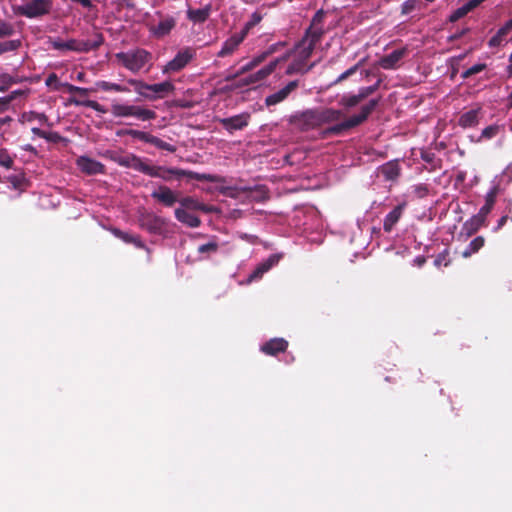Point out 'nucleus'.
<instances>
[{
	"mask_svg": "<svg viewBox=\"0 0 512 512\" xmlns=\"http://www.w3.org/2000/svg\"><path fill=\"white\" fill-rule=\"evenodd\" d=\"M148 176L161 178L164 181H170L173 177L181 178L187 177L189 179L197 180V181H206L210 183H220L223 182V178L214 174H206V173H198L194 171L184 170L180 168L174 167H164V166H154L151 165L150 170L148 172Z\"/></svg>",
	"mask_w": 512,
	"mask_h": 512,
	"instance_id": "obj_1",
	"label": "nucleus"
},
{
	"mask_svg": "<svg viewBox=\"0 0 512 512\" xmlns=\"http://www.w3.org/2000/svg\"><path fill=\"white\" fill-rule=\"evenodd\" d=\"M378 103L379 99L370 100L367 104L361 107V110L358 114L352 115L351 117L345 119L342 122L327 127L323 131V136H339L344 134L346 131H349L357 126H360L369 118V116L377 107Z\"/></svg>",
	"mask_w": 512,
	"mask_h": 512,
	"instance_id": "obj_2",
	"label": "nucleus"
},
{
	"mask_svg": "<svg viewBox=\"0 0 512 512\" xmlns=\"http://www.w3.org/2000/svg\"><path fill=\"white\" fill-rule=\"evenodd\" d=\"M50 43L51 47L55 50L87 53L97 50L104 43V37L101 33H96L93 40L69 39L67 41H63L61 39H53Z\"/></svg>",
	"mask_w": 512,
	"mask_h": 512,
	"instance_id": "obj_3",
	"label": "nucleus"
},
{
	"mask_svg": "<svg viewBox=\"0 0 512 512\" xmlns=\"http://www.w3.org/2000/svg\"><path fill=\"white\" fill-rule=\"evenodd\" d=\"M325 34L324 27L309 26L302 39L298 42L296 49L299 52V57L303 61H307L315 49V46L322 40Z\"/></svg>",
	"mask_w": 512,
	"mask_h": 512,
	"instance_id": "obj_4",
	"label": "nucleus"
},
{
	"mask_svg": "<svg viewBox=\"0 0 512 512\" xmlns=\"http://www.w3.org/2000/svg\"><path fill=\"white\" fill-rule=\"evenodd\" d=\"M116 58L125 68L136 73L151 59V54L144 49H137L130 52H119L116 54Z\"/></svg>",
	"mask_w": 512,
	"mask_h": 512,
	"instance_id": "obj_5",
	"label": "nucleus"
},
{
	"mask_svg": "<svg viewBox=\"0 0 512 512\" xmlns=\"http://www.w3.org/2000/svg\"><path fill=\"white\" fill-rule=\"evenodd\" d=\"M52 7V0H30L18 6L16 13L26 18L33 19L48 15Z\"/></svg>",
	"mask_w": 512,
	"mask_h": 512,
	"instance_id": "obj_6",
	"label": "nucleus"
},
{
	"mask_svg": "<svg viewBox=\"0 0 512 512\" xmlns=\"http://www.w3.org/2000/svg\"><path fill=\"white\" fill-rule=\"evenodd\" d=\"M117 135L118 136H131L134 139H138L145 143H149L161 150H166L171 153H174L177 150V148L174 145H172L168 142H165L162 139H160L150 133L144 132V131L135 130V129H122L117 132Z\"/></svg>",
	"mask_w": 512,
	"mask_h": 512,
	"instance_id": "obj_7",
	"label": "nucleus"
},
{
	"mask_svg": "<svg viewBox=\"0 0 512 512\" xmlns=\"http://www.w3.org/2000/svg\"><path fill=\"white\" fill-rule=\"evenodd\" d=\"M289 122L301 131H309L321 127L317 108L297 112L290 117Z\"/></svg>",
	"mask_w": 512,
	"mask_h": 512,
	"instance_id": "obj_8",
	"label": "nucleus"
},
{
	"mask_svg": "<svg viewBox=\"0 0 512 512\" xmlns=\"http://www.w3.org/2000/svg\"><path fill=\"white\" fill-rule=\"evenodd\" d=\"M139 225L150 234L161 235L166 231L167 221L154 213H144L139 217Z\"/></svg>",
	"mask_w": 512,
	"mask_h": 512,
	"instance_id": "obj_9",
	"label": "nucleus"
},
{
	"mask_svg": "<svg viewBox=\"0 0 512 512\" xmlns=\"http://www.w3.org/2000/svg\"><path fill=\"white\" fill-rule=\"evenodd\" d=\"M195 55L196 52L191 47L180 50L175 57L165 65L163 72H179L189 64Z\"/></svg>",
	"mask_w": 512,
	"mask_h": 512,
	"instance_id": "obj_10",
	"label": "nucleus"
},
{
	"mask_svg": "<svg viewBox=\"0 0 512 512\" xmlns=\"http://www.w3.org/2000/svg\"><path fill=\"white\" fill-rule=\"evenodd\" d=\"M250 118L251 116L249 113H241L232 117L220 118L218 119V122L226 131L232 134L234 131L246 128L249 124Z\"/></svg>",
	"mask_w": 512,
	"mask_h": 512,
	"instance_id": "obj_11",
	"label": "nucleus"
},
{
	"mask_svg": "<svg viewBox=\"0 0 512 512\" xmlns=\"http://www.w3.org/2000/svg\"><path fill=\"white\" fill-rule=\"evenodd\" d=\"M113 160L120 166L134 169L145 175H148L151 165L147 164L139 156L129 154L125 156L114 157Z\"/></svg>",
	"mask_w": 512,
	"mask_h": 512,
	"instance_id": "obj_12",
	"label": "nucleus"
},
{
	"mask_svg": "<svg viewBox=\"0 0 512 512\" xmlns=\"http://www.w3.org/2000/svg\"><path fill=\"white\" fill-rule=\"evenodd\" d=\"M298 87H299V81L298 80L290 81L286 86L281 88L279 91H277V92H275V93H273L271 95H268L265 98V105L267 107H270V106H274V105H277V104L283 102Z\"/></svg>",
	"mask_w": 512,
	"mask_h": 512,
	"instance_id": "obj_13",
	"label": "nucleus"
},
{
	"mask_svg": "<svg viewBox=\"0 0 512 512\" xmlns=\"http://www.w3.org/2000/svg\"><path fill=\"white\" fill-rule=\"evenodd\" d=\"M281 258V254H271L267 259L263 260L256 266L253 272L249 275L248 282L262 278L266 272L279 263Z\"/></svg>",
	"mask_w": 512,
	"mask_h": 512,
	"instance_id": "obj_14",
	"label": "nucleus"
},
{
	"mask_svg": "<svg viewBox=\"0 0 512 512\" xmlns=\"http://www.w3.org/2000/svg\"><path fill=\"white\" fill-rule=\"evenodd\" d=\"M483 117V110L480 106L462 113L458 118V125L463 128H474L479 124Z\"/></svg>",
	"mask_w": 512,
	"mask_h": 512,
	"instance_id": "obj_15",
	"label": "nucleus"
},
{
	"mask_svg": "<svg viewBox=\"0 0 512 512\" xmlns=\"http://www.w3.org/2000/svg\"><path fill=\"white\" fill-rule=\"evenodd\" d=\"M77 166L87 175H97L105 172V166L101 162L86 156H81L77 159Z\"/></svg>",
	"mask_w": 512,
	"mask_h": 512,
	"instance_id": "obj_16",
	"label": "nucleus"
},
{
	"mask_svg": "<svg viewBox=\"0 0 512 512\" xmlns=\"http://www.w3.org/2000/svg\"><path fill=\"white\" fill-rule=\"evenodd\" d=\"M408 54V49L406 47L396 49L391 53L384 55L380 61L379 65L386 70L395 69L398 67L399 62Z\"/></svg>",
	"mask_w": 512,
	"mask_h": 512,
	"instance_id": "obj_17",
	"label": "nucleus"
},
{
	"mask_svg": "<svg viewBox=\"0 0 512 512\" xmlns=\"http://www.w3.org/2000/svg\"><path fill=\"white\" fill-rule=\"evenodd\" d=\"M245 38V32L233 34L223 43L221 50L217 53V56L223 58L233 54Z\"/></svg>",
	"mask_w": 512,
	"mask_h": 512,
	"instance_id": "obj_18",
	"label": "nucleus"
},
{
	"mask_svg": "<svg viewBox=\"0 0 512 512\" xmlns=\"http://www.w3.org/2000/svg\"><path fill=\"white\" fill-rule=\"evenodd\" d=\"M288 348V342L284 338H273L261 346V351L270 356H277L285 352Z\"/></svg>",
	"mask_w": 512,
	"mask_h": 512,
	"instance_id": "obj_19",
	"label": "nucleus"
},
{
	"mask_svg": "<svg viewBox=\"0 0 512 512\" xmlns=\"http://www.w3.org/2000/svg\"><path fill=\"white\" fill-rule=\"evenodd\" d=\"M151 197L167 207H171L179 201L176 194L168 186L164 185H161L158 190L153 191Z\"/></svg>",
	"mask_w": 512,
	"mask_h": 512,
	"instance_id": "obj_20",
	"label": "nucleus"
},
{
	"mask_svg": "<svg viewBox=\"0 0 512 512\" xmlns=\"http://www.w3.org/2000/svg\"><path fill=\"white\" fill-rule=\"evenodd\" d=\"M405 206V203H401L385 216L383 221V230L385 232L389 233L393 230L394 226L402 217Z\"/></svg>",
	"mask_w": 512,
	"mask_h": 512,
	"instance_id": "obj_21",
	"label": "nucleus"
},
{
	"mask_svg": "<svg viewBox=\"0 0 512 512\" xmlns=\"http://www.w3.org/2000/svg\"><path fill=\"white\" fill-rule=\"evenodd\" d=\"M320 126L338 122L343 117L342 110L334 108H317Z\"/></svg>",
	"mask_w": 512,
	"mask_h": 512,
	"instance_id": "obj_22",
	"label": "nucleus"
},
{
	"mask_svg": "<svg viewBox=\"0 0 512 512\" xmlns=\"http://www.w3.org/2000/svg\"><path fill=\"white\" fill-rule=\"evenodd\" d=\"M486 222V217L480 213L472 216L462 226V231L468 237L474 235Z\"/></svg>",
	"mask_w": 512,
	"mask_h": 512,
	"instance_id": "obj_23",
	"label": "nucleus"
},
{
	"mask_svg": "<svg viewBox=\"0 0 512 512\" xmlns=\"http://www.w3.org/2000/svg\"><path fill=\"white\" fill-rule=\"evenodd\" d=\"M175 25V19L171 16H167L161 19L157 25L152 26L150 30L157 38H161L168 35Z\"/></svg>",
	"mask_w": 512,
	"mask_h": 512,
	"instance_id": "obj_24",
	"label": "nucleus"
},
{
	"mask_svg": "<svg viewBox=\"0 0 512 512\" xmlns=\"http://www.w3.org/2000/svg\"><path fill=\"white\" fill-rule=\"evenodd\" d=\"M182 209L187 211L189 210H198L205 213H210L214 211L213 206L206 205L204 203L199 202L196 198L187 196L179 200Z\"/></svg>",
	"mask_w": 512,
	"mask_h": 512,
	"instance_id": "obj_25",
	"label": "nucleus"
},
{
	"mask_svg": "<svg viewBox=\"0 0 512 512\" xmlns=\"http://www.w3.org/2000/svg\"><path fill=\"white\" fill-rule=\"evenodd\" d=\"M286 60L285 57L277 58L271 61L268 65L264 66L257 72L250 75L254 84L265 80L268 76H270L276 69L279 62Z\"/></svg>",
	"mask_w": 512,
	"mask_h": 512,
	"instance_id": "obj_26",
	"label": "nucleus"
},
{
	"mask_svg": "<svg viewBox=\"0 0 512 512\" xmlns=\"http://www.w3.org/2000/svg\"><path fill=\"white\" fill-rule=\"evenodd\" d=\"M175 218L179 222H181L191 228H197L201 224V220L198 216H196L182 208H177L175 210Z\"/></svg>",
	"mask_w": 512,
	"mask_h": 512,
	"instance_id": "obj_27",
	"label": "nucleus"
},
{
	"mask_svg": "<svg viewBox=\"0 0 512 512\" xmlns=\"http://www.w3.org/2000/svg\"><path fill=\"white\" fill-rule=\"evenodd\" d=\"M113 234L128 244H133L138 249H147L146 244L142 241L139 235L130 234L127 232H123L120 229H113Z\"/></svg>",
	"mask_w": 512,
	"mask_h": 512,
	"instance_id": "obj_28",
	"label": "nucleus"
},
{
	"mask_svg": "<svg viewBox=\"0 0 512 512\" xmlns=\"http://www.w3.org/2000/svg\"><path fill=\"white\" fill-rule=\"evenodd\" d=\"M128 83L132 85L135 91L141 95L142 97L148 100H156L157 96L150 94L151 93V84H147L141 80L129 79Z\"/></svg>",
	"mask_w": 512,
	"mask_h": 512,
	"instance_id": "obj_29",
	"label": "nucleus"
},
{
	"mask_svg": "<svg viewBox=\"0 0 512 512\" xmlns=\"http://www.w3.org/2000/svg\"><path fill=\"white\" fill-rule=\"evenodd\" d=\"M380 172L386 180L393 181L400 175V166L395 161H390L380 167Z\"/></svg>",
	"mask_w": 512,
	"mask_h": 512,
	"instance_id": "obj_30",
	"label": "nucleus"
},
{
	"mask_svg": "<svg viewBox=\"0 0 512 512\" xmlns=\"http://www.w3.org/2000/svg\"><path fill=\"white\" fill-rule=\"evenodd\" d=\"M210 12H211V5L208 4L201 9L188 10L187 17L189 20H191L195 23H203L209 18Z\"/></svg>",
	"mask_w": 512,
	"mask_h": 512,
	"instance_id": "obj_31",
	"label": "nucleus"
},
{
	"mask_svg": "<svg viewBox=\"0 0 512 512\" xmlns=\"http://www.w3.org/2000/svg\"><path fill=\"white\" fill-rule=\"evenodd\" d=\"M175 87L170 81H164L161 83L151 84V93L152 95L157 96L158 98H163L166 95L172 93Z\"/></svg>",
	"mask_w": 512,
	"mask_h": 512,
	"instance_id": "obj_32",
	"label": "nucleus"
},
{
	"mask_svg": "<svg viewBox=\"0 0 512 512\" xmlns=\"http://www.w3.org/2000/svg\"><path fill=\"white\" fill-rule=\"evenodd\" d=\"M498 193V187L494 186L490 189V191L486 194L485 204L480 208L479 212L483 216L487 218V215L491 212L496 202V197Z\"/></svg>",
	"mask_w": 512,
	"mask_h": 512,
	"instance_id": "obj_33",
	"label": "nucleus"
},
{
	"mask_svg": "<svg viewBox=\"0 0 512 512\" xmlns=\"http://www.w3.org/2000/svg\"><path fill=\"white\" fill-rule=\"evenodd\" d=\"M484 244H485L484 237L477 236L468 244V246L462 252V256L464 258H468V257L472 256L473 254L477 253L484 246Z\"/></svg>",
	"mask_w": 512,
	"mask_h": 512,
	"instance_id": "obj_34",
	"label": "nucleus"
},
{
	"mask_svg": "<svg viewBox=\"0 0 512 512\" xmlns=\"http://www.w3.org/2000/svg\"><path fill=\"white\" fill-rule=\"evenodd\" d=\"M142 121L153 120L156 118V112L141 106L133 105L132 115Z\"/></svg>",
	"mask_w": 512,
	"mask_h": 512,
	"instance_id": "obj_35",
	"label": "nucleus"
},
{
	"mask_svg": "<svg viewBox=\"0 0 512 512\" xmlns=\"http://www.w3.org/2000/svg\"><path fill=\"white\" fill-rule=\"evenodd\" d=\"M22 78L19 76H12L10 74H1L0 75V92H6L9 87L13 84H17L22 82Z\"/></svg>",
	"mask_w": 512,
	"mask_h": 512,
	"instance_id": "obj_36",
	"label": "nucleus"
},
{
	"mask_svg": "<svg viewBox=\"0 0 512 512\" xmlns=\"http://www.w3.org/2000/svg\"><path fill=\"white\" fill-rule=\"evenodd\" d=\"M133 105L115 103L111 106V112L115 117H129L132 115Z\"/></svg>",
	"mask_w": 512,
	"mask_h": 512,
	"instance_id": "obj_37",
	"label": "nucleus"
},
{
	"mask_svg": "<svg viewBox=\"0 0 512 512\" xmlns=\"http://www.w3.org/2000/svg\"><path fill=\"white\" fill-rule=\"evenodd\" d=\"M364 99L358 92V94L355 95H344L340 100V105L343 106L346 109L353 108L357 106L361 101Z\"/></svg>",
	"mask_w": 512,
	"mask_h": 512,
	"instance_id": "obj_38",
	"label": "nucleus"
},
{
	"mask_svg": "<svg viewBox=\"0 0 512 512\" xmlns=\"http://www.w3.org/2000/svg\"><path fill=\"white\" fill-rule=\"evenodd\" d=\"M98 89L103 91H116V92H128L129 89L126 86H122L120 84L111 83L107 81H98L96 83Z\"/></svg>",
	"mask_w": 512,
	"mask_h": 512,
	"instance_id": "obj_39",
	"label": "nucleus"
},
{
	"mask_svg": "<svg viewBox=\"0 0 512 512\" xmlns=\"http://www.w3.org/2000/svg\"><path fill=\"white\" fill-rule=\"evenodd\" d=\"M474 8L471 6L469 2L464 4L463 6L457 8L450 16L449 21L454 23L464 16H466L470 11H472Z\"/></svg>",
	"mask_w": 512,
	"mask_h": 512,
	"instance_id": "obj_40",
	"label": "nucleus"
},
{
	"mask_svg": "<svg viewBox=\"0 0 512 512\" xmlns=\"http://www.w3.org/2000/svg\"><path fill=\"white\" fill-rule=\"evenodd\" d=\"M363 64V60L359 61L358 63H356L354 66L350 67L349 69H347L346 71H344L343 73H341L333 82L331 85H337L339 83H341L342 81L348 79L350 76H352L353 74H355L359 68L362 66Z\"/></svg>",
	"mask_w": 512,
	"mask_h": 512,
	"instance_id": "obj_41",
	"label": "nucleus"
},
{
	"mask_svg": "<svg viewBox=\"0 0 512 512\" xmlns=\"http://www.w3.org/2000/svg\"><path fill=\"white\" fill-rule=\"evenodd\" d=\"M21 44V41L18 39L0 42V55L6 52L18 50L21 47Z\"/></svg>",
	"mask_w": 512,
	"mask_h": 512,
	"instance_id": "obj_42",
	"label": "nucleus"
},
{
	"mask_svg": "<svg viewBox=\"0 0 512 512\" xmlns=\"http://www.w3.org/2000/svg\"><path fill=\"white\" fill-rule=\"evenodd\" d=\"M254 68H256V66L254 65V63L251 60L250 62H248L247 64L242 66L236 73L227 75L225 77V81L229 82V81L236 80V78L253 70Z\"/></svg>",
	"mask_w": 512,
	"mask_h": 512,
	"instance_id": "obj_43",
	"label": "nucleus"
},
{
	"mask_svg": "<svg viewBox=\"0 0 512 512\" xmlns=\"http://www.w3.org/2000/svg\"><path fill=\"white\" fill-rule=\"evenodd\" d=\"M70 102L74 103L76 105H84V106L89 107V108H91L97 112H100V113L106 112V109L101 104H99L98 102H96L94 100H87L85 102H80V101L72 98V99H70Z\"/></svg>",
	"mask_w": 512,
	"mask_h": 512,
	"instance_id": "obj_44",
	"label": "nucleus"
},
{
	"mask_svg": "<svg viewBox=\"0 0 512 512\" xmlns=\"http://www.w3.org/2000/svg\"><path fill=\"white\" fill-rule=\"evenodd\" d=\"M261 20H262L261 14H259L258 12H254L251 15L250 20L248 22H246V24L244 25L243 29L240 32H245V37H247L250 29H252L254 26L259 24L261 22Z\"/></svg>",
	"mask_w": 512,
	"mask_h": 512,
	"instance_id": "obj_45",
	"label": "nucleus"
},
{
	"mask_svg": "<svg viewBox=\"0 0 512 512\" xmlns=\"http://www.w3.org/2000/svg\"><path fill=\"white\" fill-rule=\"evenodd\" d=\"M485 69H486V64L485 63H478V64L473 65L469 69L465 70L461 74V77H462V79L465 80V79H468V78H470L471 76H473L475 74H478V73L484 71Z\"/></svg>",
	"mask_w": 512,
	"mask_h": 512,
	"instance_id": "obj_46",
	"label": "nucleus"
},
{
	"mask_svg": "<svg viewBox=\"0 0 512 512\" xmlns=\"http://www.w3.org/2000/svg\"><path fill=\"white\" fill-rule=\"evenodd\" d=\"M14 32L15 30L11 23L0 19V38L10 37Z\"/></svg>",
	"mask_w": 512,
	"mask_h": 512,
	"instance_id": "obj_47",
	"label": "nucleus"
},
{
	"mask_svg": "<svg viewBox=\"0 0 512 512\" xmlns=\"http://www.w3.org/2000/svg\"><path fill=\"white\" fill-rule=\"evenodd\" d=\"M13 158L8 154L6 149H0V166L11 169L13 167Z\"/></svg>",
	"mask_w": 512,
	"mask_h": 512,
	"instance_id": "obj_48",
	"label": "nucleus"
},
{
	"mask_svg": "<svg viewBox=\"0 0 512 512\" xmlns=\"http://www.w3.org/2000/svg\"><path fill=\"white\" fill-rule=\"evenodd\" d=\"M500 131L499 125H490L482 130L481 137L485 139H491L495 137Z\"/></svg>",
	"mask_w": 512,
	"mask_h": 512,
	"instance_id": "obj_49",
	"label": "nucleus"
},
{
	"mask_svg": "<svg viewBox=\"0 0 512 512\" xmlns=\"http://www.w3.org/2000/svg\"><path fill=\"white\" fill-rule=\"evenodd\" d=\"M324 19H325V12L323 9H320L318 10L312 17L311 19V22H310V25L309 26H313V27H323V24H324Z\"/></svg>",
	"mask_w": 512,
	"mask_h": 512,
	"instance_id": "obj_50",
	"label": "nucleus"
},
{
	"mask_svg": "<svg viewBox=\"0 0 512 512\" xmlns=\"http://www.w3.org/2000/svg\"><path fill=\"white\" fill-rule=\"evenodd\" d=\"M381 80H378L374 85L367 86V87H361L359 89V93L362 96L363 99H366L370 95H372L380 86Z\"/></svg>",
	"mask_w": 512,
	"mask_h": 512,
	"instance_id": "obj_51",
	"label": "nucleus"
},
{
	"mask_svg": "<svg viewBox=\"0 0 512 512\" xmlns=\"http://www.w3.org/2000/svg\"><path fill=\"white\" fill-rule=\"evenodd\" d=\"M512 213V204L509 203V205L506 207V214H504L497 222L496 227L494 228V231L500 230L508 220L512 221V218L509 216V214Z\"/></svg>",
	"mask_w": 512,
	"mask_h": 512,
	"instance_id": "obj_52",
	"label": "nucleus"
},
{
	"mask_svg": "<svg viewBox=\"0 0 512 512\" xmlns=\"http://www.w3.org/2000/svg\"><path fill=\"white\" fill-rule=\"evenodd\" d=\"M218 250V244L214 241H211L206 244H202L198 247V252L201 254L204 253H215Z\"/></svg>",
	"mask_w": 512,
	"mask_h": 512,
	"instance_id": "obj_53",
	"label": "nucleus"
},
{
	"mask_svg": "<svg viewBox=\"0 0 512 512\" xmlns=\"http://www.w3.org/2000/svg\"><path fill=\"white\" fill-rule=\"evenodd\" d=\"M38 120L43 124H49V119L44 113H38L35 111H31L28 115V121Z\"/></svg>",
	"mask_w": 512,
	"mask_h": 512,
	"instance_id": "obj_54",
	"label": "nucleus"
},
{
	"mask_svg": "<svg viewBox=\"0 0 512 512\" xmlns=\"http://www.w3.org/2000/svg\"><path fill=\"white\" fill-rule=\"evenodd\" d=\"M421 159L428 163V164H431L433 168H436V165H435V160H436V155L434 152H431V151H422L421 152Z\"/></svg>",
	"mask_w": 512,
	"mask_h": 512,
	"instance_id": "obj_55",
	"label": "nucleus"
},
{
	"mask_svg": "<svg viewBox=\"0 0 512 512\" xmlns=\"http://www.w3.org/2000/svg\"><path fill=\"white\" fill-rule=\"evenodd\" d=\"M254 84L253 80L251 79L250 75L245 77V78H241L239 79L237 82H235L232 86V88L234 89H238V88H243V87H247V86H250Z\"/></svg>",
	"mask_w": 512,
	"mask_h": 512,
	"instance_id": "obj_56",
	"label": "nucleus"
},
{
	"mask_svg": "<svg viewBox=\"0 0 512 512\" xmlns=\"http://www.w3.org/2000/svg\"><path fill=\"white\" fill-rule=\"evenodd\" d=\"M26 92L23 90H15L9 96L3 97V106H7L12 100L16 99L18 96L24 95Z\"/></svg>",
	"mask_w": 512,
	"mask_h": 512,
	"instance_id": "obj_57",
	"label": "nucleus"
},
{
	"mask_svg": "<svg viewBox=\"0 0 512 512\" xmlns=\"http://www.w3.org/2000/svg\"><path fill=\"white\" fill-rule=\"evenodd\" d=\"M45 84H46V86L51 87V88L54 89L55 86H57V85H59L61 83L58 81L57 74L56 73H51L46 78Z\"/></svg>",
	"mask_w": 512,
	"mask_h": 512,
	"instance_id": "obj_58",
	"label": "nucleus"
},
{
	"mask_svg": "<svg viewBox=\"0 0 512 512\" xmlns=\"http://www.w3.org/2000/svg\"><path fill=\"white\" fill-rule=\"evenodd\" d=\"M61 88H65L69 93H77L79 90L78 86L72 85L70 83L59 84L54 87V90L59 91Z\"/></svg>",
	"mask_w": 512,
	"mask_h": 512,
	"instance_id": "obj_59",
	"label": "nucleus"
},
{
	"mask_svg": "<svg viewBox=\"0 0 512 512\" xmlns=\"http://www.w3.org/2000/svg\"><path fill=\"white\" fill-rule=\"evenodd\" d=\"M45 140L52 143H58L62 140V136L58 132H46Z\"/></svg>",
	"mask_w": 512,
	"mask_h": 512,
	"instance_id": "obj_60",
	"label": "nucleus"
},
{
	"mask_svg": "<svg viewBox=\"0 0 512 512\" xmlns=\"http://www.w3.org/2000/svg\"><path fill=\"white\" fill-rule=\"evenodd\" d=\"M303 62L304 61L301 59V62H294L291 65H289L287 70H286V74L287 75H291L293 73L300 72L301 71V67L303 65Z\"/></svg>",
	"mask_w": 512,
	"mask_h": 512,
	"instance_id": "obj_61",
	"label": "nucleus"
},
{
	"mask_svg": "<svg viewBox=\"0 0 512 512\" xmlns=\"http://www.w3.org/2000/svg\"><path fill=\"white\" fill-rule=\"evenodd\" d=\"M503 41V38H501L498 34H495L493 37L490 38L488 45L489 47H498L502 44Z\"/></svg>",
	"mask_w": 512,
	"mask_h": 512,
	"instance_id": "obj_62",
	"label": "nucleus"
},
{
	"mask_svg": "<svg viewBox=\"0 0 512 512\" xmlns=\"http://www.w3.org/2000/svg\"><path fill=\"white\" fill-rule=\"evenodd\" d=\"M268 58V55L265 51H263L262 53H260L259 55L255 56L253 59H252V62L254 63V65L257 67L259 66L262 62H264L266 59Z\"/></svg>",
	"mask_w": 512,
	"mask_h": 512,
	"instance_id": "obj_63",
	"label": "nucleus"
},
{
	"mask_svg": "<svg viewBox=\"0 0 512 512\" xmlns=\"http://www.w3.org/2000/svg\"><path fill=\"white\" fill-rule=\"evenodd\" d=\"M415 192L419 197H425L428 194V187L425 184H420L415 187Z\"/></svg>",
	"mask_w": 512,
	"mask_h": 512,
	"instance_id": "obj_64",
	"label": "nucleus"
}]
</instances>
